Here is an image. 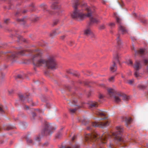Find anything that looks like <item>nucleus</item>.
<instances>
[{
	"label": "nucleus",
	"mask_w": 148,
	"mask_h": 148,
	"mask_svg": "<svg viewBox=\"0 0 148 148\" xmlns=\"http://www.w3.org/2000/svg\"><path fill=\"white\" fill-rule=\"evenodd\" d=\"M79 5L78 2H77L75 3L74 5L73 6L74 11L71 15L73 18L78 20H82L86 17H89L90 22L91 23H97L99 22L98 19L93 18L92 16V12L90 7H86V9L87 10L88 13L87 14H85L83 13L82 10H80L77 9Z\"/></svg>",
	"instance_id": "1"
},
{
	"label": "nucleus",
	"mask_w": 148,
	"mask_h": 148,
	"mask_svg": "<svg viewBox=\"0 0 148 148\" xmlns=\"http://www.w3.org/2000/svg\"><path fill=\"white\" fill-rule=\"evenodd\" d=\"M33 61L34 64L37 66H44L53 70L57 67L56 63L53 56L49 57L45 60L41 58V54H38L34 56Z\"/></svg>",
	"instance_id": "2"
},
{
	"label": "nucleus",
	"mask_w": 148,
	"mask_h": 148,
	"mask_svg": "<svg viewBox=\"0 0 148 148\" xmlns=\"http://www.w3.org/2000/svg\"><path fill=\"white\" fill-rule=\"evenodd\" d=\"M106 134H104L101 135L98 133L92 134H89L86 136L85 140L88 142L92 141H97L101 143H105L106 142L103 141H106Z\"/></svg>",
	"instance_id": "3"
},
{
	"label": "nucleus",
	"mask_w": 148,
	"mask_h": 148,
	"mask_svg": "<svg viewBox=\"0 0 148 148\" xmlns=\"http://www.w3.org/2000/svg\"><path fill=\"white\" fill-rule=\"evenodd\" d=\"M109 95L111 97H113V99L115 102L119 103L121 101L122 95L120 93L116 94V91L114 89L109 88L108 89Z\"/></svg>",
	"instance_id": "4"
},
{
	"label": "nucleus",
	"mask_w": 148,
	"mask_h": 148,
	"mask_svg": "<svg viewBox=\"0 0 148 148\" xmlns=\"http://www.w3.org/2000/svg\"><path fill=\"white\" fill-rule=\"evenodd\" d=\"M123 131V128L122 127L119 126L116 127V131L113 134L115 140L117 142L122 141L121 134Z\"/></svg>",
	"instance_id": "5"
},
{
	"label": "nucleus",
	"mask_w": 148,
	"mask_h": 148,
	"mask_svg": "<svg viewBox=\"0 0 148 148\" xmlns=\"http://www.w3.org/2000/svg\"><path fill=\"white\" fill-rule=\"evenodd\" d=\"M119 57L118 53L115 52L113 54V64L111 66L110 68V70L111 72H113L116 71L117 66L116 65V64L119 63Z\"/></svg>",
	"instance_id": "6"
},
{
	"label": "nucleus",
	"mask_w": 148,
	"mask_h": 148,
	"mask_svg": "<svg viewBox=\"0 0 148 148\" xmlns=\"http://www.w3.org/2000/svg\"><path fill=\"white\" fill-rule=\"evenodd\" d=\"M114 15L116 18L117 22L120 24L119 26V32H121L122 34H124L127 32V30L121 23V20L117 16L116 13H114Z\"/></svg>",
	"instance_id": "7"
},
{
	"label": "nucleus",
	"mask_w": 148,
	"mask_h": 148,
	"mask_svg": "<svg viewBox=\"0 0 148 148\" xmlns=\"http://www.w3.org/2000/svg\"><path fill=\"white\" fill-rule=\"evenodd\" d=\"M108 121H106L105 122H95L92 123V126L90 127H87L88 130H90L92 129L91 127H99L103 128L106 126H107L108 125Z\"/></svg>",
	"instance_id": "8"
},
{
	"label": "nucleus",
	"mask_w": 148,
	"mask_h": 148,
	"mask_svg": "<svg viewBox=\"0 0 148 148\" xmlns=\"http://www.w3.org/2000/svg\"><path fill=\"white\" fill-rule=\"evenodd\" d=\"M54 130V128L52 127L51 125L47 124L45 125V128L42 132L44 134H51L53 130Z\"/></svg>",
	"instance_id": "9"
},
{
	"label": "nucleus",
	"mask_w": 148,
	"mask_h": 148,
	"mask_svg": "<svg viewBox=\"0 0 148 148\" xmlns=\"http://www.w3.org/2000/svg\"><path fill=\"white\" fill-rule=\"evenodd\" d=\"M97 114L101 116H104V117L101 119H104L107 118L106 116L107 113L105 112L99 110H97L96 111Z\"/></svg>",
	"instance_id": "10"
},
{
	"label": "nucleus",
	"mask_w": 148,
	"mask_h": 148,
	"mask_svg": "<svg viewBox=\"0 0 148 148\" xmlns=\"http://www.w3.org/2000/svg\"><path fill=\"white\" fill-rule=\"evenodd\" d=\"M40 7L43 10L44 12H46L50 14H53V13L47 9V6L46 5L43 4L40 5Z\"/></svg>",
	"instance_id": "11"
},
{
	"label": "nucleus",
	"mask_w": 148,
	"mask_h": 148,
	"mask_svg": "<svg viewBox=\"0 0 148 148\" xmlns=\"http://www.w3.org/2000/svg\"><path fill=\"white\" fill-rule=\"evenodd\" d=\"M23 52L24 51H22L18 53H13L11 54L10 55H9V56L11 57V58H13L17 57L18 55H23L24 54Z\"/></svg>",
	"instance_id": "12"
},
{
	"label": "nucleus",
	"mask_w": 148,
	"mask_h": 148,
	"mask_svg": "<svg viewBox=\"0 0 148 148\" xmlns=\"http://www.w3.org/2000/svg\"><path fill=\"white\" fill-rule=\"evenodd\" d=\"M133 67L135 71H139L141 69V66L139 62H136L134 65L133 66Z\"/></svg>",
	"instance_id": "13"
},
{
	"label": "nucleus",
	"mask_w": 148,
	"mask_h": 148,
	"mask_svg": "<svg viewBox=\"0 0 148 148\" xmlns=\"http://www.w3.org/2000/svg\"><path fill=\"white\" fill-rule=\"evenodd\" d=\"M134 74L135 77L138 79H140L141 77L142 76V74L139 73V71H134Z\"/></svg>",
	"instance_id": "14"
},
{
	"label": "nucleus",
	"mask_w": 148,
	"mask_h": 148,
	"mask_svg": "<svg viewBox=\"0 0 148 148\" xmlns=\"http://www.w3.org/2000/svg\"><path fill=\"white\" fill-rule=\"evenodd\" d=\"M98 104L95 102H93L89 104V107L90 108H94L98 107Z\"/></svg>",
	"instance_id": "15"
},
{
	"label": "nucleus",
	"mask_w": 148,
	"mask_h": 148,
	"mask_svg": "<svg viewBox=\"0 0 148 148\" xmlns=\"http://www.w3.org/2000/svg\"><path fill=\"white\" fill-rule=\"evenodd\" d=\"M57 2L53 3L51 6L52 9L55 10L60 8V7L57 5Z\"/></svg>",
	"instance_id": "16"
},
{
	"label": "nucleus",
	"mask_w": 148,
	"mask_h": 148,
	"mask_svg": "<svg viewBox=\"0 0 148 148\" xmlns=\"http://www.w3.org/2000/svg\"><path fill=\"white\" fill-rule=\"evenodd\" d=\"M122 96H121V99L124 101H126L128 100L129 99V97L127 96L126 95L121 94Z\"/></svg>",
	"instance_id": "17"
},
{
	"label": "nucleus",
	"mask_w": 148,
	"mask_h": 148,
	"mask_svg": "<svg viewBox=\"0 0 148 148\" xmlns=\"http://www.w3.org/2000/svg\"><path fill=\"white\" fill-rule=\"evenodd\" d=\"M91 31L89 29H87L84 31L85 34L87 35H89L90 34H91Z\"/></svg>",
	"instance_id": "18"
},
{
	"label": "nucleus",
	"mask_w": 148,
	"mask_h": 148,
	"mask_svg": "<svg viewBox=\"0 0 148 148\" xmlns=\"http://www.w3.org/2000/svg\"><path fill=\"white\" fill-rule=\"evenodd\" d=\"M145 49H140L138 51H135L136 54L138 53L140 54H143L145 52Z\"/></svg>",
	"instance_id": "19"
},
{
	"label": "nucleus",
	"mask_w": 148,
	"mask_h": 148,
	"mask_svg": "<svg viewBox=\"0 0 148 148\" xmlns=\"http://www.w3.org/2000/svg\"><path fill=\"white\" fill-rule=\"evenodd\" d=\"M126 63L129 66H133L132 62L130 60H128V61H127L126 62Z\"/></svg>",
	"instance_id": "20"
},
{
	"label": "nucleus",
	"mask_w": 148,
	"mask_h": 148,
	"mask_svg": "<svg viewBox=\"0 0 148 148\" xmlns=\"http://www.w3.org/2000/svg\"><path fill=\"white\" fill-rule=\"evenodd\" d=\"M26 103H29L31 106H34L35 105L33 104L32 99L28 100L26 101Z\"/></svg>",
	"instance_id": "21"
},
{
	"label": "nucleus",
	"mask_w": 148,
	"mask_h": 148,
	"mask_svg": "<svg viewBox=\"0 0 148 148\" xmlns=\"http://www.w3.org/2000/svg\"><path fill=\"white\" fill-rule=\"evenodd\" d=\"M114 76H112L108 79V80L109 82H112L114 81Z\"/></svg>",
	"instance_id": "22"
},
{
	"label": "nucleus",
	"mask_w": 148,
	"mask_h": 148,
	"mask_svg": "<svg viewBox=\"0 0 148 148\" xmlns=\"http://www.w3.org/2000/svg\"><path fill=\"white\" fill-rule=\"evenodd\" d=\"M19 98L22 101H23L25 99L27 98V97H25L23 95H21L19 96Z\"/></svg>",
	"instance_id": "23"
},
{
	"label": "nucleus",
	"mask_w": 148,
	"mask_h": 148,
	"mask_svg": "<svg viewBox=\"0 0 148 148\" xmlns=\"http://www.w3.org/2000/svg\"><path fill=\"white\" fill-rule=\"evenodd\" d=\"M125 121L127 123H130L132 121V119L130 118H126L125 119Z\"/></svg>",
	"instance_id": "24"
},
{
	"label": "nucleus",
	"mask_w": 148,
	"mask_h": 148,
	"mask_svg": "<svg viewBox=\"0 0 148 148\" xmlns=\"http://www.w3.org/2000/svg\"><path fill=\"white\" fill-rule=\"evenodd\" d=\"M77 110V109H69V111L70 112L71 114H73Z\"/></svg>",
	"instance_id": "25"
},
{
	"label": "nucleus",
	"mask_w": 148,
	"mask_h": 148,
	"mask_svg": "<svg viewBox=\"0 0 148 148\" xmlns=\"http://www.w3.org/2000/svg\"><path fill=\"white\" fill-rule=\"evenodd\" d=\"M138 88L140 89H143L145 88V86L144 85H139L138 86Z\"/></svg>",
	"instance_id": "26"
},
{
	"label": "nucleus",
	"mask_w": 148,
	"mask_h": 148,
	"mask_svg": "<svg viewBox=\"0 0 148 148\" xmlns=\"http://www.w3.org/2000/svg\"><path fill=\"white\" fill-rule=\"evenodd\" d=\"M4 108L3 106H0V112L3 113L4 112Z\"/></svg>",
	"instance_id": "27"
},
{
	"label": "nucleus",
	"mask_w": 148,
	"mask_h": 148,
	"mask_svg": "<svg viewBox=\"0 0 148 148\" xmlns=\"http://www.w3.org/2000/svg\"><path fill=\"white\" fill-rule=\"evenodd\" d=\"M134 82V79H133L131 80H127V83L130 84H132L133 82Z\"/></svg>",
	"instance_id": "28"
},
{
	"label": "nucleus",
	"mask_w": 148,
	"mask_h": 148,
	"mask_svg": "<svg viewBox=\"0 0 148 148\" xmlns=\"http://www.w3.org/2000/svg\"><path fill=\"white\" fill-rule=\"evenodd\" d=\"M105 26L104 24H102L99 27V29H102L105 28Z\"/></svg>",
	"instance_id": "29"
},
{
	"label": "nucleus",
	"mask_w": 148,
	"mask_h": 148,
	"mask_svg": "<svg viewBox=\"0 0 148 148\" xmlns=\"http://www.w3.org/2000/svg\"><path fill=\"white\" fill-rule=\"evenodd\" d=\"M116 40H117V43L119 45L121 43V42L120 39L119 38V37H118L117 38V39H116Z\"/></svg>",
	"instance_id": "30"
},
{
	"label": "nucleus",
	"mask_w": 148,
	"mask_h": 148,
	"mask_svg": "<svg viewBox=\"0 0 148 148\" xmlns=\"http://www.w3.org/2000/svg\"><path fill=\"white\" fill-rule=\"evenodd\" d=\"M109 25L112 28L114 26L115 24L114 23H110L109 24Z\"/></svg>",
	"instance_id": "31"
},
{
	"label": "nucleus",
	"mask_w": 148,
	"mask_h": 148,
	"mask_svg": "<svg viewBox=\"0 0 148 148\" xmlns=\"http://www.w3.org/2000/svg\"><path fill=\"white\" fill-rule=\"evenodd\" d=\"M27 141L28 143H32V141L31 139L29 138H28L27 139Z\"/></svg>",
	"instance_id": "32"
},
{
	"label": "nucleus",
	"mask_w": 148,
	"mask_h": 148,
	"mask_svg": "<svg viewBox=\"0 0 148 148\" xmlns=\"http://www.w3.org/2000/svg\"><path fill=\"white\" fill-rule=\"evenodd\" d=\"M67 72L68 73L72 74L73 72L71 70H69L67 71Z\"/></svg>",
	"instance_id": "33"
},
{
	"label": "nucleus",
	"mask_w": 148,
	"mask_h": 148,
	"mask_svg": "<svg viewBox=\"0 0 148 148\" xmlns=\"http://www.w3.org/2000/svg\"><path fill=\"white\" fill-rule=\"evenodd\" d=\"M91 37H94L95 35L94 34L92 33V32H91V34H90L89 35Z\"/></svg>",
	"instance_id": "34"
},
{
	"label": "nucleus",
	"mask_w": 148,
	"mask_h": 148,
	"mask_svg": "<svg viewBox=\"0 0 148 148\" xmlns=\"http://www.w3.org/2000/svg\"><path fill=\"white\" fill-rule=\"evenodd\" d=\"M17 77L18 78H22V76L21 75H18Z\"/></svg>",
	"instance_id": "35"
},
{
	"label": "nucleus",
	"mask_w": 148,
	"mask_h": 148,
	"mask_svg": "<svg viewBox=\"0 0 148 148\" xmlns=\"http://www.w3.org/2000/svg\"><path fill=\"white\" fill-rule=\"evenodd\" d=\"M9 19H6L4 20V23H8V21H9Z\"/></svg>",
	"instance_id": "36"
},
{
	"label": "nucleus",
	"mask_w": 148,
	"mask_h": 148,
	"mask_svg": "<svg viewBox=\"0 0 148 148\" xmlns=\"http://www.w3.org/2000/svg\"><path fill=\"white\" fill-rule=\"evenodd\" d=\"M24 108L25 110H28L29 109V107L27 106H25V107H24Z\"/></svg>",
	"instance_id": "37"
},
{
	"label": "nucleus",
	"mask_w": 148,
	"mask_h": 148,
	"mask_svg": "<svg viewBox=\"0 0 148 148\" xmlns=\"http://www.w3.org/2000/svg\"><path fill=\"white\" fill-rule=\"evenodd\" d=\"M17 21H24V19L22 18L21 19H17Z\"/></svg>",
	"instance_id": "38"
},
{
	"label": "nucleus",
	"mask_w": 148,
	"mask_h": 148,
	"mask_svg": "<svg viewBox=\"0 0 148 148\" xmlns=\"http://www.w3.org/2000/svg\"><path fill=\"white\" fill-rule=\"evenodd\" d=\"M79 148V146L78 145H76L74 147V148ZM67 148H71L69 147H68Z\"/></svg>",
	"instance_id": "39"
},
{
	"label": "nucleus",
	"mask_w": 148,
	"mask_h": 148,
	"mask_svg": "<svg viewBox=\"0 0 148 148\" xmlns=\"http://www.w3.org/2000/svg\"><path fill=\"white\" fill-rule=\"evenodd\" d=\"M31 6H32V8H33V9L31 11H33V10H34V9H33V8H34V5H31Z\"/></svg>",
	"instance_id": "40"
},
{
	"label": "nucleus",
	"mask_w": 148,
	"mask_h": 148,
	"mask_svg": "<svg viewBox=\"0 0 148 148\" xmlns=\"http://www.w3.org/2000/svg\"><path fill=\"white\" fill-rule=\"evenodd\" d=\"M103 97V96L101 95H100L99 96V98L100 99H102Z\"/></svg>",
	"instance_id": "41"
},
{
	"label": "nucleus",
	"mask_w": 148,
	"mask_h": 148,
	"mask_svg": "<svg viewBox=\"0 0 148 148\" xmlns=\"http://www.w3.org/2000/svg\"><path fill=\"white\" fill-rule=\"evenodd\" d=\"M36 140H40V138L39 137H37L36 138Z\"/></svg>",
	"instance_id": "42"
},
{
	"label": "nucleus",
	"mask_w": 148,
	"mask_h": 148,
	"mask_svg": "<svg viewBox=\"0 0 148 148\" xmlns=\"http://www.w3.org/2000/svg\"><path fill=\"white\" fill-rule=\"evenodd\" d=\"M48 143H44V145H45V146H47L48 145Z\"/></svg>",
	"instance_id": "43"
},
{
	"label": "nucleus",
	"mask_w": 148,
	"mask_h": 148,
	"mask_svg": "<svg viewBox=\"0 0 148 148\" xmlns=\"http://www.w3.org/2000/svg\"><path fill=\"white\" fill-rule=\"evenodd\" d=\"M27 11H28L27 10H24V11H23V13H25L26 12H27Z\"/></svg>",
	"instance_id": "44"
},
{
	"label": "nucleus",
	"mask_w": 148,
	"mask_h": 148,
	"mask_svg": "<svg viewBox=\"0 0 148 148\" xmlns=\"http://www.w3.org/2000/svg\"><path fill=\"white\" fill-rule=\"evenodd\" d=\"M75 137L74 136H73V137L72 138V140H74L75 139Z\"/></svg>",
	"instance_id": "45"
},
{
	"label": "nucleus",
	"mask_w": 148,
	"mask_h": 148,
	"mask_svg": "<svg viewBox=\"0 0 148 148\" xmlns=\"http://www.w3.org/2000/svg\"><path fill=\"white\" fill-rule=\"evenodd\" d=\"M73 102H74V103H76L77 101H73Z\"/></svg>",
	"instance_id": "46"
},
{
	"label": "nucleus",
	"mask_w": 148,
	"mask_h": 148,
	"mask_svg": "<svg viewBox=\"0 0 148 148\" xmlns=\"http://www.w3.org/2000/svg\"><path fill=\"white\" fill-rule=\"evenodd\" d=\"M64 36H63L62 37H61V38H62V39H63L64 38Z\"/></svg>",
	"instance_id": "47"
},
{
	"label": "nucleus",
	"mask_w": 148,
	"mask_h": 148,
	"mask_svg": "<svg viewBox=\"0 0 148 148\" xmlns=\"http://www.w3.org/2000/svg\"><path fill=\"white\" fill-rule=\"evenodd\" d=\"M33 116H35V114L34 113H33Z\"/></svg>",
	"instance_id": "48"
},
{
	"label": "nucleus",
	"mask_w": 148,
	"mask_h": 148,
	"mask_svg": "<svg viewBox=\"0 0 148 148\" xmlns=\"http://www.w3.org/2000/svg\"><path fill=\"white\" fill-rule=\"evenodd\" d=\"M49 103H47V107H49Z\"/></svg>",
	"instance_id": "49"
},
{
	"label": "nucleus",
	"mask_w": 148,
	"mask_h": 148,
	"mask_svg": "<svg viewBox=\"0 0 148 148\" xmlns=\"http://www.w3.org/2000/svg\"><path fill=\"white\" fill-rule=\"evenodd\" d=\"M84 6H87V5L86 4H84Z\"/></svg>",
	"instance_id": "50"
},
{
	"label": "nucleus",
	"mask_w": 148,
	"mask_h": 148,
	"mask_svg": "<svg viewBox=\"0 0 148 148\" xmlns=\"http://www.w3.org/2000/svg\"><path fill=\"white\" fill-rule=\"evenodd\" d=\"M11 129V128H9L8 127V130H9L10 129Z\"/></svg>",
	"instance_id": "51"
},
{
	"label": "nucleus",
	"mask_w": 148,
	"mask_h": 148,
	"mask_svg": "<svg viewBox=\"0 0 148 148\" xmlns=\"http://www.w3.org/2000/svg\"><path fill=\"white\" fill-rule=\"evenodd\" d=\"M132 49H134V47L133 46V48Z\"/></svg>",
	"instance_id": "52"
},
{
	"label": "nucleus",
	"mask_w": 148,
	"mask_h": 148,
	"mask_svg": "<svg viewBox=\"0 0 148 148\" xmlns=\"http://www.w3.org/2000/svg\"><path fill=\"white\" fill-rule=\"evenodd\" d=\"M57 23L56 22L54 23V25H56Z\"/></svg>",
	"instance_id": "53"
},
{
	"label": "nucleus",
	"mask_w": 148,
	"mask_h": 148,
	"mask_svg": "<svg viewBox=\"0 0 148 148\" xmlns=\"http://www.w3.org/2000/svg\"><path fill=\"white\" fill-rule=\"evenodd\" d=\"M18 12H16V15L17 14H18Z\"/></svg>",
	"instance_id": "54"
},
{
	"label": "nucleus",
	"mask_w": 148,
	"mask_h": 148,
	"mask_svg": "<svg viewBox=\"0 0 148 148\" xmlns=\"http://www.w3.org/2000/svg\"><path fill=\"white\" fill-rule=\"evenodd\" d=\"M1 25H0V28H1Z\"/></svg>",
	"instance_id": "55"
},
{
	"label": "nucleus",
	"mask_w": 148,
	"mask_h": 148,
	"mask_svg": "<svg viewBox=\"0 0 148 148\" xmlns=\"http://www.w3.org/2000/svg\"><path fill=\"white\" fill-rule=\"evenodd\" d=\"M135 14V16H136V14Z\"/></svg>",
	"instance_id": "56"
}]
</instances>
